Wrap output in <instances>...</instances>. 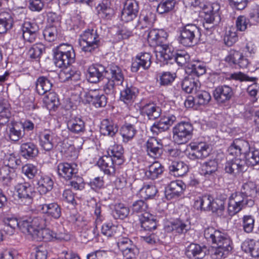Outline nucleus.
Instances as JSON below:
<instances>
[{
    "label": "nucleus",
    "mask_w": 259,
    "mask_h": 259,
    "mask_svg": "<svg viewBox=\"0 0 259 259\" xmlns=\"http://www.w3.org/2000/svg\"><path fill=\"white\" fill-rule=\"evenodd\" d=\"M141 228L145 231H151L156 228L154 217L148 212L143 213L140 218Z\"/></svg>",
    "instance_id": "45"
},
{
    "label": "nucleus",
    "mask_w": 259,
    "mask_h": 259,
    "mask_svg": "<svg viewBox=\"0 0 259 259\" xmlns=\"http://www.w3.org/2000/svg\"><path fill=\"white\" fill-rule=\"evenodd\" d=\"M24 135L21 125L19 123V122L13 123L9 128V136L12 141H18Z\"/></svg>",
    "instance_id": "53"
},
{
    "label": "nucleus",
    "mask_w": 259,
    "mask_h": 259,
    "mask_svg": "<svg viewBox=\"0 0 259 259\" xmlns=\"http://www.w3.org/2000/svg\"><path fill=\"white\" fill-rule=\"evenodd\" d=\"M196 96L194 97L195 102L200 105L207 104L211 100L210 94L205 91H199L195 93Z\"/></svg>",
    "instance_id": "61"
},
{
    "label": "nucleus",
    "mask_w": 259,
    "mask_h": 259,
    "mask_svg": "<svg viewBox=\"0 0 259 259\" xmlns=\"http://www.w3.org/2000/svg\"><path fill=\"white\" fill-rule=\"evenodd\" d=\"M190 146L191 151L188 154V157L193 160L206 158L211 151L210 145L205 142L192 143Z\"/></svg>",
    "instance_id": "11"
},
{
    "label": "nucleus",
    "mask_w": 259,
    "mask_h": 259,
    "mask_svg": "<svg viewBox=\"0 0 259 259\" xmlns=\"http://www.w3.org/2000/svg\"><path fill=\"white\" fill-rule=\"evenodd\" d=\"M22 37L25 41L29 42H34L37 37L38 26L34 22L25 21L21 27Z\"/></svg>",
    "instance_id": "19"
},
{
    "label": "nucleus",
    "mask_w": 259,
    "mask_h": 259,
    "mask_svg": "<svg viewBox=\"0 0 259 259\" xmlns=\"http://www.w3.org/2000/svg\"><path fill=\"white\" fill-rule=\"evenodd\" d=\"M193 131L192 124L189 122H181L173 128V138L178 144L187 143L191 138Z\"/></svg>",
    "instance_id": "10"
},
{
    "label": "nucleus",
    "mask_w": 259,
    "mask_h": 259,
    "mask_svg": "<svg viewBox=\"0 0 259 259\" xmlns=\"http://www.w3.org/2000/svg\"><path fill=\"white\" fill-rule=\"evenodd\" d=\"M139 5L136 0H126L121 15V20L128 22L132 21L138 15Z\"/></svg>",
    "instance_id": "15"
},
{
    "label": "nucleus",
    "mask_w": 259,
    "mask_h": 259,
    "mask_svg": "<svg viewBox=\"0 0 259 259\" xmlns=\"http://www.w3.org/2000/svg\"><path fill=\"white\" fill-rule=\"evenodd\" d=\"M118 89L120 91V99L125 104L130 105L134 101L138 93L136 88L128 86L126 82L122 87H118Z\"/></svg>",
    "instance_id": "25"
},
{
    "label": "nucleus",
    "mask_w": 259,
    "mask_h": 259,
    "mask_svg": "<svg viewBox=\"0 0 259 259\" xmlns=\"http://www.w3.org/2000/svg\"><path fill=\"white\" fill-rule=\"evenodd\" d=\"M96 9L99 16L103 18L109 19L114 13L109 0H103L97 5Z\"/></svg>",
    "instance_id": "36"
},
{
    "label": "nucleus",
    "mask_w": 259,
    "mask_h": 259,
    "mask_svg": "<svg viewBox=\"0 0 259 259\" xmlns=\"http://www.w3.org/2000/svg\"><path fill=\"white\" fill-rule=\"evenodd\" d=\"M190 57L189 55L185 51H181L175 54L172 60L173 62H176L179 66H184L189 62Z\"/></svg>",
    "instance_id": "63"
},
{
    "label": "nucleus",
    "mask_w": 259,
    "mask_h": 259,
    "mask_svg": "<svg viewBox=\"0 0 259 259\" xmlns=\"http://www.w3.org/2000/svg\"><path fill=\"white\" fill-rule=\"evenodd\" d=\"M182 88L187 93H195L200 88V83L198 79H195L190 76L186 77L182 82Z\"/></svg>",
    "instance_id": "38"
},
{
    "label": "nucleus",
    "mask_w": 259,
    "mask_h": 259,
    "mask_svg": "<svg viewBox=\"0 0 259 259\" xmlns=\"http://www.w3.org/2000/svg\"><path fill=\"white\" fill-rule=\"evenodd\" d=\"M75 53L70 45L62 44L54 53V63L59 68L66 67L74 62Z\"/></svg>",
    "instance_id": "5"
},
{
    "label": "nucleus",
    "mask_w": 259,
    "mask_h": 259,
    "mask_svg": "<svg viewBox=\"0 0 259 259\" xmlns=\"http://www.w3.org/2000/svg\"><path fill=\"white\" fill-rule=\"evenodd\" d=\"M156 20V17L153 13H148L144 14H141L135 28L137 29H142L149 28L152 26Z\"/></svg>",
    "instance_id": "37"
},
{
    "label": "nucleus",
    "mask_w": 259,
    "mask_h": 259,
    "mask_svg": "<svg viewBox=\"0 0 259 259\" xmlns=\"http://www.w3.org/2000/svg\"><path fill=\"white\" fill-rule=\"evenodd\" d=\"M151 56L149 53H141L137 55L132 62L131 70L133 72H137L142 67L148 69L151 65Z\"/></svg>",
    "instance_id": "23"
},
{
    "label": "nucleus",
    "mask_w": 259,
    "mask_h": 259,
    "mask_svg": "<svg viewBox=\"0 0 259 259\" xmlns=\"http://www.w3.org/2000/svg\"><path fill=\"white\" fill-rule=\"evenodd\" d=\"M157 190L153 185H144L139 190V195L141 197L148 199L152 198L157 193Z\"/></svg>",
    "instance_id": "58"
},
{
    "label": "nucleus",
    "mask_w": 259,
    "mask_h": 259,
    "mask_svg": "<svg viewBox=\"0 0 259 259\" xmlns=\"http://www.w3.org/2000/svg\"><path fill=\"white\" fill-rule=\"evenodd\" d=\"M85 97L87 101L96 108L104 107L107 104L106 97L98 91H90L85 94Z\"/></svg>",
    "instance_id": "29"
},
{
    "label": "nucleus",
    "mask_w": 259,
    "mask_h": 259,
    "mask_svg": "<svg viewBox=\"0 0 259 259\" xmlns=\"http://www.w3.org/2000/svg\"><path fill=\"white\" fill-rule=\"evenodd\" d=\"M20 161L17 159L14 155H9L5 156L4 160L5 166L4 168H8L10 172V175L7 176L6 179H10V183L12 184L14 180V177L15 176L14 169L19 164Z\"/></svg>",
    "instance_id": "31"
},
{
    "label": "nucleus",
    "mask_w": 259,
    "mask_h": 259,
    "mask_svg": "<svg viewBox=\"0 0 259 259\" xmlns=\"http://www.w3.org/2000/svg\"><path fill=\"white\" fill-rule=\"evenodd\" d=\"M118 130L117 124L112 120L104 119L101 122L100 132L104 135L113 137L117 132Z\"/></svg>",
    "instance_id": "46"
},
{
    "label": "nucleus",
    "mask_w": 259,
    "mask_h": 259,
    "mask_svg": "<svg viewBox=\"0 0 259 259\" xmlns=\"http://www.w3.org/2000/svg\"><path fill=\"white\" fill-rule=\"evenodd\" d=\"M185 186L181 181L171 182L169 186L168 189L166 191L165 195L167 199H171L178 197L184 189Z\"/></svg>",
    "instance_id": "39"
},
{
    "label": "nucleus",
    "mask_w": 259,
    "mask_h": 259,
    "mask_svg": "<svg viewBox=\"0 0 259 259\" xmlns=\"http://www.w3.org/2000/svg\"><path fill=\"white\" fill-rule=\"evenodd\" d=\"M118 248L122 252L124 259H134L138 253V249L132 244L127 238L119 239L117 243Z\"/></svg>",
    "instance_id": "17"
},
{
    "label": "nucleus",
    "mask_w": 259,
    "mask_h": 259,
    "mask_svg": "<svg viewBox=\"0 0 259 259\" xmlns=\"http://www.w3.org/2000/svg\"><path fill=\"white\" fill-rule=\"evenodd\" d=\"M256 192L255 185L252 182H247L242 185L240 192H236L239 193L243 197L247 199H252L251 196Z\"/></svg>",
    "instance_id": "57"
},
{
    "label": "nucleus",
    "mask_w": 259,
    "mask_h": 259,
    "mask_svg": "<svg viewBox=\"0 0 259 259\" xmlns=\"http://www.w3.org/2000/svg\"><path fill=\"white\" fill-rule=\"evenodd\" d=\"M4 17L0 18V33L6 32L13 25V19L11 15L7 13L3 14Z\"/></svg>",
    "instance_id": "60"
},
{
    "label": "nucleus",
    "mask_w": 259,
    "mask_h": 259,
    "mask_svg": "<svg viewBox=\"0 0 259 259\" xmlns=\"http://www.w3.org/2000/svg\"><path fill=\"white\" fill-rule=\"evenodd\" d=\"M15 190L21 202L27 205L32 203L33 192L29 183L18 184L15 186Z\"/></svg>",
    "instance_id": "16"
},
{
    "label": "nucleus",
    "mask_w": 259,
    "mask_h": 259,
    "mask_svg": "<svg viewBox=\"0 0 259 259\" xmlns=\"http://www.w3.org/2000/svg\"><path fill=\"white\" fill-rule=\"evenodd\" d=\"M144 36L147 38L151 46L156 48L164 42L167 39L168 34L163 29H153L146 31Z\"/></svg>",
    "instance_id": "12"
},
{
    "label": "nucleus",
    "mask_w": 259,
    "mask_h": 259,
    "mask_svg": "<svg viewBox=\"0 0 259 259\" xmlns=\"http://www.w3.org/2000/svg\"><path fill=\"white\" fill-rule=\"evenodd\" d=\"M11 116V106L8 101L4 100L0 101V125H4L9 122Z\"/></svg>",
    "instance_id": "44"
},
{
    "label": "nucleus",
    "mask_w": 259,
    "mask_h": 259,
    "mask_svg": "<svg viewBox=\"0 0 259 259\" xmlns=\"http://www.w3.org/2000/svg\"><path fill=\"white\" fill-rule=\"evenodd\" d=\"M79 42L82 51L84 52H93L102 45L101 38L97 30L90 28L85 29L80 35Z\"/></svg>",
    "instance_id": "4"
},
{
    "label": "nucleus",
    "mask_w": 259,
    "mask_h": 259,
    "mask_svg": "<svg viewBox=\"0 0 259 259\" xmlns=\"http://www.w3.org/2000/svg\"><path fill=\"white\" fill-rule=\"evenodd\" d=\"M120 228V226L115 225L111 222H107L102 225L101 233L104 236L110 237L115 235Z\"/></svg>",
    "instance_id": "59"
},
{
    "label": "nucleus",
    "mask_w": 259,
    "mask_h": 259,
    "mask_svg": "<svg viewBox=\"0 0 259 259\" xmlns=\"http://www.w3.org/2000/svg\"><path fill=\"white\" fill-rule=\"evenodd\" d=\"M137 131L134 124L125 122L120 129V134L122 138V142L127 143L131 142L135 137Z\"/></svg>",
    "instance_id": "34"
},
{
    "label": "nucleus",
    "mask_w": 259,
    "mask_h": 259,
    "mask_svg": "<svg viewBox=\"0 0 259 259\" xmlns=\"http://www.w3.org/2000/svg\"><path fill=\"white\" fill-rule=\"evenodd\" d=\"M107 81L103 85V89L106 94L114 93L116 88L122 87L126 81L124 80V76L121 68L114 64L108 65L106 67Z\"/></svg>",
    "instance_id": "3"
},
{
    "label": "nucleus",
    "mask_w": 259,
    "mask_h": 259,
    "mask_svg": "<svg viewBox=\"0 0 259 259\" xmlns=\"http://www.w3.org/2000/svg\"><path fill=\"white\" fill-rule=\"evenodd\" d=\"M52 87V83L47 77L40 76L35 82L36 92L38 94L43 95L49 92Z\"/></svg>",
    "instance_id": "47"
},
{
    "label": "nucleus",
    "mask_w": 259,
    "mask_h": 259,
    "mask_svg": "<svg viewBox=\"0 0 259 259\" xmlns=\"http://www.w3.org/2000/svg\"><path fill=\"white\" fill-rule=\"evenodd\" d=\"M242 249L245 252L250 253L253 257L259 256V241L252 239L246 240L241 245Z\"/></svg>",
    "instance_id": "40"
},
{
    "label": "nucleus",
    "mask_w": 259,
    "mask_h": 259,
    "mask_svg": "<svg viewBox=\"0 0 259 259\" xmlns=\"http://www.w3.org/2000/svg\"><path fill=\"white\" fill-rule=\"evenodd\" d=\"M233 94L231 87L224 85L218 86L214 90L213 96L218 103H225L231 99Z\"/></svg>",
    "instance_id": "20"
},
{
    "label": "nucleus",
    "mask_w": 259,
    "mask_h": 259,
    "mask_svg": "<svg viewBox=\"0 0 259 259\" xmlns=\"http://www.w3.org/2000/svg\"><path fill=\"white\" fill-rule=\"evenodd\" d=\"M28 231L27 234L37 241H49L54 238L58 240L65 239L62 234L58 235L46 228V220L40 216L30 218Z\"/></svg>",
    "instance_id": "2"
},
{
    "label": "nucleus",
    "mask_w": 259,
    "mask_h": 259,
    "mask_svg": "<svg viewBox=\"0 0 259 259\" xmlns=\"http://www.w3.org/2000/svg\"><path fill=\"white\" fill-rule=\"evenodd\" d=\"M68 129L72 132L79 134L82 132L85 128L84 122L80 117L70 119L67 124Z\"/></svg>",
    "instance_id": "54"
},
{
    "label": "nucleus",
    "mask_w": 259,
    "mask_h": 259,
    "mask_svg": "<svg viewBox=\"0 0 259 259\" xmlns=\"http://www.w3.org/2000/svg\"><path fill=\"white\" fill-rule=\"evenodd\" d=\"M249 149L248 142L241 139H235L228 149L230 155L238 156L246 153Z\"/></svg>",
    "instance_id": "22"
},
{
    "label": "nucleus",
    "mask_w": 259,
    "mask_h": 259,
    "mask_svg": "<svg viewBox=\"0 0 259 259\" xmlns=\"http://www.w3.org/2000/svg\"><path fill=\"white\" fill-rule=\"evenodd\" d=\"M244 159L247 166H254L259 163V149L253 147H250L246 153H243Z\"/></svg>",
    "instance_id": "42"
},
{
    "label": "nucleus",
    "mask_w": 259,
    "mask_h": 259,
    "mask_svg": "<svg viewBox=\"0 0 259 259\" xmlns=\"http://www.w3.org/2000/svg\"><path fill=\"white\" fill-rule=\"evenodd\" d=\"M108 155L115 160V164L120 165L124 162L123 149L121 145H114L111 149L108 151Z\"/></svg>",
    "instance_id": "49"
},
{
    "label": "nucleus",
    "mask_w": 259,
    "mask_h": 259,
    "mask_svg": "<svg viewBox=\"0 0 259 259\" xmlns=\"http://www.w3.org/2000/svg\"><path fill=\"white\" fill-rule=\"evenodd\" d=\"M146 151L151 157L157 158L162 152V144L161 140L155 138H149L146 142Z\"/></svg>",
    "instance_id": "27"
},
{
    "label": "nucleus",
    "mask_w": 259,
    "mask_h": 259,
    "mask_svg": "<svg viewBox=\"0 0 259 259\" xmlns=\"http://www.w3.org/2000/svg\"><path fill=\"white\" fill-rule=\"evenodd\" d=\"M141 111L142 114L146 115L150 120L157 119L161 114L160 107L153 102L145 104L142 107Z\"/></svg>",
    "instance_id": "33"
},
{
    "label": "nucleus",
    "mask_w": 259,
    "mask_h": 259,
    "mask_svg": "<svg viewBox=\"0 0 259 259\" xmlns=\"http://www.w3.org/2000/svg\"><path fill=\"white\" fill-rule=\"evenodd\" d=\"M219 6L217 4L208 5L204 8L201 12L203 17V26L207 33H211L214 26L217 25L221 20L220 16L218 11Z\"/></svg>",
    "instance_id": "7"
},
{
    "label": "nucleus",
    "mask_w": 259,
    "mask_h": 259,
    "mask_svg": "<svg viewBox=\"0 0 259 259\" xmlns=\"http://www.w3.org/2000/svg\"><path fill=\"white\" fill-rule=\"evenodd\" d=\"M163 171V166L159 162L155 161L149 166L148 169L145 171V175L147 178L154 180L161 175Z\"/></svg>",
    "instance_id": "51"
},
{
    "label": "nucleus",
    "mask_w": 259,
    "mask_h": 259,
    "mask_svg": "<svg viewBox=\"0 0 259 259\" xmlns=\"http://www.w3.org/2000/svg\"><path fill=\"white\" fill-rule=\"evenodd\" d=\"M45 51V46L41 44L34 45L29 50L28 55L32 59H39L41 55Z\"/></svg>",
    "instance_id": "64"
},
{
    "label": "nucleus",
    "mask_w": 259,
    "mask_h": 259,
    "mask_svg": "<svg viewBox=\"0 0 259 259\" xmlns=\"http://www.w3.org/2000/svg\"><path fill=\"white\" fill-rule=\"evenodd\" d=\"M44 102L48 108L54 109L59 104V100L57 95L54 92H49L46 94Z\"/></svg>",
    "instance_id": "62"
},
{
    "label": "nucleus",
    "mask_w": 259,
    "mask_h": 259,
    "mask_svg": "<svg viewBox=\"0 0 259 259\" xmlns=\"http://www.w3.org/2000/svg\"><path fill=\"white\" fill-rule=\"evenodd\" d=\"M225 61L230 65L238 66L239 68H246L248 64L249 61L245 58L240 52L231 50L228 56L225 58Z\"/></svg>",
    "instance_id": "21"
},
{
    "label": "nucleus",
    "mask_w": 259,
    "mask_h": 259,
    "mask_svg": "<svg viewBox=\"0 0 259 259\" xmlns=\"http://www.w3.org/2000/svg\"><path fill=\"white\" fill-rule=\"evenodd\" d=\"M58 27L56 25L48 24L43 31L45 39L48 42L55 41L58 37Z\"/></svg>",
    "instance_id": "56"
},
{
    "label": "nucleus",
    "mask_w": 259,
    "mask_h": 259,
    "mask_svg": "<svg viewBox=\"0 0 259 259\" xmlns=\"http://www.w3.org/2000/svg\"><path fill=\"white\" fill-rule=\"evenodd\" d=\"M173 47L164 42L156 48V57L162 65L172 64L174 57Z\"/></svg>",
    "instance_id": "13"
},
{
    "label": "nucleus",
    "mask_w": 259,
    "mask_h": 259,
    "mask_svg": "<svg viewBox=\"0 0 259 259\" xmlns=\"http://www.w3.org/2000/svg\"><path fill=\"white\" fill-rule=\"evenodd\" d=\"M97 164L105 174L113 175L115 172V160L112 159L110 156L104 155L101 157L97 162Z\"/></svg>",
    "instance_id": "28"
},
{
    "label": "nucleus",
    "mask_w": 259,
    "mask_h": 259,
    "mask_svg": "<svg viewBox=\"0 0 259 259\" xmlns=\"http://www.w3.org/2000/svg\"><path fill=\"white\" fill-rule=\"evenodd\" d=\"M30 218H25L19 221L14 217H5L3 219V230L8 235H12L17 228L24 233L27 234L28 231Z\"/></svg>",
    "instance_id": "9"
},
{
    "label": "nucleus",
    "mask_w": 259,
    "mask_h": 259,
    "mask_svg": "<svg viewBox=\"0 0 259 259\" xmlns=\"http://www.w3.org/2000/svg\"><path fill=\"white\" fill-rule=\"evenodd\" d=\"M54 137V134L50 131L45 132L40 135V145L45 150L50 151L53 149Z\"/></svg>",
    "instance_id": "48"
},
{
    "label": "nucleus",
    "mask_w": 259,
    "mask_h": 259,
    "mask_svg": "<svg viewBox=\"0 0 259 259\" xmlns=\"http://www.w3.org/2000/svg\"><path fill=\"white\" fill-rule=\"evenodd\" d=\"M38 208L43 213L46 214L48 216L54 219H58L61 216V208L57 203L53 202L40 204Z\"/></svg>",
    "instance_id": "30"
},
{
    "label": "nucleus",
    "mask_w": 259,
    "mask_h": 259,
    "mask_svg": "<svg viewBox=\"0 0 259 259\" xmlns=\"http://www.w3.org/2000/svg\"><path fill=\"white\" fill-rule=\"evenodd\" d=\"M59 78L61 82L69 80L76 81L80 78V72L75 68L66 67L60 71Z\"/></svg>",
    "instance_id": "32"
},
{
    "label": "nucleus",
    "mask_w": 259,
    "mask_h": 259,
    "mask_svg": "<svg viewBox=\"0 0 259 259\" xmlns=\"http://www.w3.org/2000/svg\"><path fill=\"white\" fill-rule=\"evenodd\" d=\"M253 204L252 199H247L239 193L234 192L228 198L227 212L229 215L233 216L246 207L252 206Z\"/></svg>",
    "instance_id": "8"
},
{
    "label": "nucleus",
    "mask_w": 259,
    "mask_h": 259,
    "mask_svg": "<svg viewBox=\"0 0 259 259\" xmlns=\"http://www.w3.org/2000/svg\"><path fill=\"white\" fill-rule=\"evenodd\" d=\"M21 155L26 159L35 157L38 153L36 146L32 142L23 143L20 147Z\"/></svg>",
    "instance_id": "43"
},
{
    "label": "nucleus",
    "mask_w": 259,
    "mask_h": 259,
    "mask_svg": "<svg viewBox=\"0 0 259 259\" xmlns=\"http://www.w3.org/2000/svg\"><path fill=\"white\" fill-rule=\"evenodd\" d=\"M204 236L209 242L214 245V248L211 251L213 259H221L225 257L232 250V241L226 233L216 230L213 227H208L204 230Z\"/></svg>",
    "instance_id": "1"
},
{
    "label": "nucleus",
    "mask_w": 259,
    "mask_h": 259,
    "mask_svg": "<svg viewBox=\"0 0 259 259\" xmlns=\"http://www.w3.org/2000/svg\"><path fill=\"white\" fill-rule=\"evenodd\" d=\"M169 170L175 177H182L187 172L188 167L183 161H174L169 166Z\"/></svg>",
    "instance_id": "41"
},
{
    "label": "nucleus",
    "mask_w": 259,
    "mask_h": 259,
    "mask_svg": "<svg viewBox=\"0 0 259 259\" xmlns=\"http://www.w3.org/2000/svg\"><path fill=\"white\" fill-rule=\"evenodd\" d=\"M225 172L232 176H236L246 170V162L244 159L234 158L228 160L224 166Z\"/></svg>",
    "instance_id": "14"
},
{
    "label": "nucleus",
    "mask_w": 259,
    "mask_h": 259,
    "mask_svg": "<svg viewBox=\"0 0 259 259\" xmlns=\"http://www.w3.org/2000/svg\"><path fill=\"white\" fill-rule=\"evenodd\" d=\"M185 254L188 258L192 259H202L205 255L202 247L195 243H191L187 247Z\"/></svg>",
    "instance_id": "35"
},
{
    "label": "nucleus",
    "mask_w": 259,
    "mask_h": 259,
    "mask_svg": "<svg viewBox=\"0 0 259 259\" xmlns=\"http://www.w3.org/2000/svg\"><path fill=\"white\" fill-rule=\"evenodd\" d=\"M199 28L195 24H187L179 29V42L186 47H191L196 44L200 36Z\"/></svg>",
    "instance_id": "6"
},
{
    "label": "nucleus",
    "mask_w": 259,
    "mask_h": 259,
    "mask_svg": "<svg viewBox=\"0 0 259 259\" xmlns=\"http://www.w3.org/2000/svg\"><path fill=\"white\" fill-rule=\"evenodd\" d=\"M190 228V223L189 221L180 219L168 222L164 226V229L166 232L179 234L185 233Z\"/></svg>",
    "instance_id": "18"
},
{
    "label": "nucleus",
    "mask_w": 259,
    "mask_h": 259,
    "mask_svg": "<svg viewBox=\"0 0 259 259\" xmlns=\"http://www.w3.org/2000/svg\"><path fill=\"white\" fill-rule=\"evenodd\" d=\"M212 198L208 195L197 197L194 203V207L197 210H210Z\"/></svg>",
    "instance_id": "50"
},
{
    "label": "nucleus",
    "mask_w": 259,
    "mask_h": 259,
    "mask_svg": "<svg viewBox=\"0 0 259 259\" xmlns=\"http://www.w3.org/2000/svg\"><path fill=\"white\" fill-rule=\"evenodd\" d=\"M88 72V80L92 83H97L105 76L106 67L101 64L93 65L89 67Z\"/></svg>",
    "instance_id": "26"
},
{
    "label": "nucleus",
    "mask_w": 259,
    "mask_h": 259,
    "mask_svg": "<svg viewBox=\"0 0 259 259\" xmlns=\"http://www.w3.org/2000/svg\"><path fill=\"white\" fill-rule=\"evenodd\" d=\"M77 165L75 163L61 162L57 166V172L59 176L65 180H70L77 172Z\"/></svg>",
    "instance_id": "24"
},
{
    "label": "nucleus",
    "mask_w": 259,
    "mask_h": 259,
    "mask_svg": "<svg viewBox=\"0 0 259 259\" xmlns=\"http://www.w3.org/2000/svg\"><path fill=\"white\" fill-rule=\"evenodd\" d=\"M53 184L54 182L50 177L42 176L37 182L38 190L41 194H45L52 189Z\"/></svg>",
    "instance_id": "52"
},
{
    "label": "nucleus",
    "mask_w": 259,
    "mask_h": 259,
    "mask_svg": "<svg viewBox=\"0 0 259 259\" xmlns=\"http://www.w3.org/2000/svg\"><path fill=\"white\" fill-rule=\"evenodd\" d=\"M217 169V162L215 160H210L201 165L200 172L202 175L207 176L215 172Z\"/></svg>",
    "instance_id": "55"
}]
</instances>
